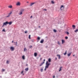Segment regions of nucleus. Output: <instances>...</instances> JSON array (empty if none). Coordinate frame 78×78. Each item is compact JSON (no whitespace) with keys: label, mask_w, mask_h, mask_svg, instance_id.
<instances>
[{"label":"nucleus","mask_w":78,"mask_h":78,"mask_svg":"<svg viewBox=\"0 0 78 78\" xmlns=\"http://www.w3.org/2000/svg\"><path fill=\"white\" fill-rule=\"evenodd\" d=\"M14 49V48L13 47H11L10 48V50H11V51H13Z\"/></svg>","instance_id":"nucleus-5"},{"label":"nucleus","mask_w":78,"mask_h":78,"mask_svg":"<svg viewBox=\"0 0 78 78\" xmlns=\"http://www.w3.org/2000/svg\"><path fill=\"white\" fill-rule=\"evenodd\" d=\"M62 44H63L64 43V41L63 40H62Z\"/></svg>","instance_id":"nucleus-19"},{"label":"nucleus","mask_w":78,"mask_h":78,"mask_svg":"<svg viewBox=\"0 0 78 78\" xmlns=\"http://www.w3.org/2000/svg\"><path fill=\"white\" fill-rule=\"evenodd\" d=\"M0 77L1 78H2V76H0Z\"/></svg>","instance_id":"nucleus-51"},{"label":"nucleus","mask_w":78,"mask_h":78,"mask_svg":"<svg viewBox=\"0 0 78 78\" xmlns=\"http://www.w3.org/2000/svg\"><path fill=\"white\" fill-rule=\"evenodd\" d=\"M51 3H52V4H54V2L53 1H52L51 2Z\"/></svg>","instance_id":"nucleus-36"},{"label":"nucleus","mask_w":78,"mask_h":78,"mask_svg":"<svg viewBox=\"0 0 78 78\" xmlns=\"http://www.w3.org/2000/svg\"><path fill=\"white\" fill-rule=\"evenodd\" d=\"M78 31V29H77L74 31V32H75L76 33V32H77V31Z\"/></svg>","instance_id":"nucleus-25"},{"label":"nucleus","mask_w":78,"mask_h":78,"mask_svg":"<svg viewBox=\"0 0 78 78\" xmlns=\"http://www.w3.org/2000/svg\"><path fill=\"white\" fill-rule=\"evenodd\" d=\"M66 34H67V35H69V33L68 32H66Z\"/></svg>","instance_id":"nucleus-29"},{"label":"nucleus","mask_w":78,"mask_h":78,"mask_svg":"<svg viewBox=\"0 0 78 78\" xmlns=\"http://www.w3.org/2000/svg\"><path fill=\"white\" fill-rule=\"evenodd\" d=\"M47 10L46 9H44L43 10V11H47Z\"/></svg>","instance_id":"nucleus-34"},{"label":"nucleus","mask_w":78,"mask_h":78,"mask_svg":"<svg viewBox=\"0 0 78 78\" xmlns=\"http://www.w3.org/2000/svg\"><path fill=\"white\" fill-rule=\"evenodd\" d=\"M29 47L30 48H32V46H30Z\"/></svg>","instance_id":"nucleus-40"},{"label":"nucleus","mask_w":78,"mask_h":78,"mask_svg":"<svg viewBox=\"0 0 78 78\" xmlns=\"http://www.w3.org/2000/svg\"><path fill=\"white\" fill-rule=\"evenodd\" d=\"M45 59H44V63H45Z\"/></svg>","instance_id":"nucleus-42"},{"label":"nucleus","mask_w":78,"mask_h":78,"mask_svg":"<svg viewBox=\"0 0 78 78\" xmlns=\"http://www.w3.org/2000/svg\"><path fill=\"white\" fill-rule=\"evenodd\" d=\"M24 71L23 70L21 72V73L23 75H25V74L23 73Z\"/></svg>","instance_id":"nucleus-16"},{"label":"nucleus","mask_w":78,"mask_h":78,"mask_svg":"<svg viewBox=\"0 0 78 78\" xmlns=\"http://www.w3.org/2000/svg\"><path fill=\"white\" fill-rule=\"evenodd\" d=\"M64 8V6L63 5H61L60 7V10L61 11H62V9Z\"/></svg>","instance_id":"nucleus-4"},{"label":"nucleus","mask_w":78,"mask_h":78,"mask_svg":"<svg viewBox=\"0 0 78 78\" xmlns=\"http://www.w3.org/2000/svg\"><path fill=\"white\" fill-rule=\"evenodd\" d=\"M50 65V63H48V61H47L46 63V68H48L49 66Z\"/></svg>","instance_id":"nucleus-1"},{"label":"nucleus","mask_w":78,"mask_h":78,"mask_svg":"<svg viewBox=\"0 0 78 78\" xmlns=\"http://www.w3.org/2000/svg\"><path fill=\"white\" fill-rule=\"evenodd\" d=\"M55 60H57V58H55Z\"/></svg>","instance_id":"nucleus-48"},{"label":"nucleus","mask_w":78,"mask_h":78,"mask_svg":"<svg viewBox=\"0 0 78 78\" xmlns=\"http://www.w3.org/2000/svg\"><path fill=\"white\" fill-rule=\"evenodd\" d=\"M2 72H5V70L4 69H3L2 70Z\"/></svg>","instance_id":"nucleus-39"},{"label":"nucleus","mask_w":78,"mask_h":78,"mask_svg":"<svg viewBox=\"0 0 78 78\" xmlns=\"http://www.w3.org/2000/svg\"><path fill=\"white\" fill-rule=\"evenodd\" d=\"M7 24H8V21H6L4 23L3 25L2 26V27H4V25H6Z\"/></svg>","instance_id":"nucleus-3"},{"label":"nucleus","mask_w":78,"mask_h":78,"mask_svg":"<svg viewBox=\"0 0 78 78\" xmlns=\"http://www.w3.org/2000/svg\"><path fill=\"white\" fill-rule=\"evenodd\" d=\"M40 39H41V38H40V37H37V40H38V41H39Z\"/></svg>","instance_id":"nucleus-18"},{"label":"nucleus","mask_w":78,"mask_h":78,"mask_svg":"<svg viewBox=\"0 0 78 78\" xmlns=\"http://www.w3.org/2000/svg\"><path fill=\"white\" fill-rule=\"evenodd\" d=\"M43 64H44V62H42L41 63L40 65L39 66H42L43 65Z\"/></svg>","instance_id":"nucleus-12"},{"label":"nucleus","mask_w":78,"mask_h":78,"mask_svg":"<svg viewBox=\"0 0 78 78\" xmlns=\"http://www.w3.org/2000/svg\"><path fill=\"white\" fill-rule=\"evenodd\" d=\"M27 49H26V48H24V51H27Z\"/></svg>","instance_id":"nucleus-24"},{"label":"nucleus","mask_w":78,"mask_h":78,"mask_svg":"<svg viewBox=\"0 0 78 78\" xmlns=\"http://www.w3.org/2000/svg\"><path fill=\"white\" fill-rule=\"evenodd\" d=\"M16 5H17V6H20V2H18L16 4Z\"/></svg>","instance_id":"nucleus-6"},{"label":"nucleus","mask_w":78,"mask_h":78,"mask_svg":"<svg viewBox=\"0 0 78 78\" xmlns=\"http://www.w3.org/2000/svg\"><path fill=\"white\" fill-rule=\"evenodd\" d=\"M53 31L55 33H56V32L57 31L56 30H54Z\"/></svg>","instance_id":"nucleus-31"},{"label":"nucleus","mask_w":78,"mask_h":78,"mask_svg":"<svg viewBox=\"0 0 78 78\" xmlns=\"http://www.w3.org/2000/svg\"><path fill=\"white\" fill-rule=\"evenodd\" d=\"M25 11V9H21L20 11V12H22L23 13V12H24Z\"/></svg>","instance_id":"nucleus-10"},{"label":"nucleus","mask_w":78,"mask_h":78,"mask_svg":"<svg viewBox=\"0 0 78 78\" xmlns=\"http://www.w3.org/2000/svg\"><path fill=\"white\" fill-rule=\"evenodd\" d=\"M46 69H48V68H46V66L45 67V69H44V70L45 71L46 70Z\"/></svg>","instance_id":"nucleus-38"},{"label":"nucleus","mask_w":78,"mask_h":78,"mask_svg":"<svg viewBox=\"0 0 78 78\" xmlns=\"http://www.w3.org/2000/svg\"><path fill=\"white\" fill-rule=\"evenodd\" d=\"M71 53H69L68 54V56H70V55H71Z\"/></svg>","instance_id":"nucleus-27"},{"label":"nucleus","mask_w":78,"mask_h":78,"mask_svg":"<svg viewBox=\"0 0 78 78\" xmlns=\"http://www.w3.org/2000/svg\"><path fill=\"white\" fill-rule=\"evenodd\" d=\"M2 31H5V29H4L2 30Z\"/></svg>","instance_id":"nucleus-41"},{"label":"nucleus","mask_w":78,"mask_h":78,"mask_svg":"<svg viewBox=\"0 0 78 78\" xmlns=\"http://www.w3.org/2000/svg\"><path fill=\"white\" fill-rule=\"evenodd\" d=\"M39 28H41V27L40 26H39Z\"/></svg>","instance_id":"nucleus-50"},{"label":"nucleus","mask_w":78,"mask_h":78,"mask_svg":"<svg viewBox=\"0 0 78 78\" xmlns=\"http://www.w3.org/2000/svg\"><path fill=\"white\" fill-rule=\"evenodd\" d=\"M65 38L66 39H68V37H67V36L66 37H65Z\"/></svg>","instance_id":"nucleus-35"},{"label":"nucleus","mask_w":78,"mask_h":78,"mask_svg":"<svg viewBox=\"0 0 78 78\" xmlns=\"http://www.w3.org/2000/svg\"><path fill=\"white\" fill-rule=\"evenodd\" d=\"M66 54H67V51H66V52L64 53V55H66Z\"/></svg>","instance_id":"nucleus-21"},{"label":"nucleus","mask_w":78,"mask_h":78,"mask_svg":"<svg viewBox=\"0 0 78 78\" xmlns=\"http://www.w3.org/2000/svg\"><path fill=\"white\" fill-rule=\"evenodd\" d=\"M42 58H41L40 59V61H41L42 60Z\"/></svg>","instance_id":"nucleus-45"},{"label":"nucleus","mask_w":78,"mask_h":78,"mask_svg":"<svg viewBox=\"0 0 78 78\" xmlns=\"http://www.w3.org/2000/svg\"><path fill=\"white\" fill-rule=\"evenodd\" d=\"M22 58L23 59H25V56L23 55L22 57Z\"/></svg>","instance_id":"nucleus-20"},{"label":"nucleus","mask_w":78,"mask_h":78,"mask_svg":"<svg viewBox=\"0 0 78 78\" xmlns=\"http://www.w3.org/2000/svg\"><path fill=\"white\" fill-rule=\"evenodd\" d=\"M12 22H8V24H9V25H11V24H12Z\"/></svg>","instance_id":"nucleus-15"},{"label":"nucleus","mask_w":78,"mask_h":78,"mask_svg":"<svg viewBox=\"0 0 78 78\" xmlns=\"http://www.w3.org/2000/svg\"><path fill=\"white\" fill-rule=\"evenodd\" d=\"M33 17V16H31L30 17V18H32Z\"/></svg>","instance_id":"nucleus-44"},{"label":"nucleus","mask_w":78,"mask_h":78,"mask_svg":"<svg viewBox=\"0 0 78 78\" xmlns=\"http://www.w3.org/2000/svg\"><path fill=\"white\" fill-rule=\"evenodd\" d=\"M12 11L11 12H10V13H9L8 14V16H6V17H10V16H11V14H12Z\"/></svg>","instance_id":"nucleus-2"},{"label":"nucleus","mask_w":78,"mask_h":78,"mask_svg":"<svg viewBox=\"0 0 78 78\" xmlns=\"http://www.w3.org/2000/svg\"><path fill=\"white\" fill-rule=\"evenodd\" d=\"M57 43L58 44V45H60V44H61L60 43V42L59 41H57Z\"/></svg>","instance_id":"nucleus-23"},{"label":"nucleus","mask_w":78,"mask_h":78,"mask_svg":"<svg viewBox=\"0 0 78 78\" xmlns=\"http://www.w3.org/2000/svg\"><path fill=\"white\" fill-rule=\"evenodd\" d=\"M29 38L31 39V35H30L29 36Z\"/></svg>","instance_id":"nucleus-32"},{"label":"nucleus","mask_w":78,"mask_h":78,"mask_svg":"<svg viewBox=\"0 0 78 78\" xmlns=\"http://www.w3.org/2000/svg\"><path fill=\"white\" fill-rule=\"evenodd\" d=\"M57 56H58L59 59H61V56H60V55H57Z\"/></svg>","instance_id":"nucleus-9"},{"label":"nucleus","mask_w":78,"mask_h":78,"mask_svg":"<svg viewBox=\"0 0 78 78\" xmlns=\"http://www.w3.org/2000/svg\"><path fill=\"white\" fill-rule=\"evenodd\" d=\"M43 69L42 68L41 70V72H43Z\"/></svg>","instance_id":"nucleus-33"},{"label":"nucleus","mask_w":78,"mask_h":78,"mask_svg":"<svg viewBox=\"0 0 78 78\" xmlns=\"http://www.w3.org/2000/svg\"><path fill=\"white\" fill-rule=\"evenodd\" d=\"M6 63L7 64H9V61H8V60H7V61L6 62Z\"/></svg>","instance_id":"nucleus-37"},{"label":"nucleus","mask_w":78,"mask_h":78,"mask_svg":"<svg viewBox=\"0 0 78 78\" xmlns=\"http://www.w3.org/2000/svg\"><path fill=\"white\" fill-rule=\"evenodd\" d=\"M27 31H26L25 32V34H27Z\"/></svg>","instance_id":"nucleus-43"},{"label":"nucleus","mask_w":78,"mask_h":78,"mask_svg":"<svg viewBox=\"0 0 78 78\" xmlns=\"http://www.w3.org/2000/svg\"><path fill=\"white\" fill-rule=\"evenodd\" d=\"M37 53H35L34 54V56L35 57L37 56Z\"/></svg>","instance_id":"nucleus-13"},{"label":"nucleus","mask_w":78,"mask_h":78,"mask_svg":"<svg viewBox=\"0 0 78 78\" xmlns=\"http://www.w3.org/2000/svg\"><path fill=\"white\" fill-rule=\"evenodd\" d=\"M61 69H62V67H60V69L59 70V72H60V71H61Z\"/></svg>","instance_id":"nucleus-30"},{"label":"nucleus","mask_w":78,"mask_h":78,"mask_svg":"<svg viewBox=\"0 0 78 78\" xmlns=\"http://www.w3.org/2000/svg\"><path fill=\"white\" fill-rule=\"evenodd\" d=\"M27 3H28V2H27Z\"/></svg>","instance_id":"nucleus-53"},{"label":"nucleus","mask_w":78,"mask_h":78,"mask_svg":"<svg viewBox=\"0 0 78 78\" xmlns=\"http://www.w3.org/2000/svg\"><path fill=\"white\" fill-rule=\"evenodd\" d=\"M75 56V55H73V56Z\"/></svg>","instance_id":"nucleus-52"},{"label":"nucleus","mask_w":78,"mask_h":78,"mask_svg":"<svg viewBox=\"0 0 78 78\" xmlns=\"http://www.w3.org/2000/svg\"><path fill=\"white\" fill-rule=\"evenodd\" d=\"M55 76H53V78H55Z\"/></svg>","instance_id":"nucleus-47"},{"label":"nucleus","mask_w":78,"mask_h":78,"mask_svg":"<svg viewBox=\"0 0 78 78\" xmlns=\"http://www.w3.org/2000/svg\"><path fill=\"white\" fill-rule=\"evenodd\" d=\"M12 43H13V42H14V41H12Z\"/></svg>","instance_id":"nucleus-46"},{"label":"nucleus","mask_w":78,"mask_h":78,"mask_svg":"<svg viewBox=\"0 0 78 78\" xmlns=\"http://www.w3.org/2000/svg\"><path fill=\"white\" fill-rule=\"evenodd\" d=\"M35 3L34 2L31 3L30 4V6H32V5H34V4Z\"/></svg>","instance_id":"nucleus-11"},{"label":"nucleus","mask_w":78,"mask_h":78,"mask_svg":"<svg viewBox=\"0 0 78 78\" xmlns=\"http://www.w3.org/2000/svg\"><path fill=\"white\" fill-rule=\"evenodd\" d=\"M22 14H23V13L20 11L19 13V15L20 16V15H22Z\"/></svg>","instance_id":"nucleus-14"},{"label":"nucleus","mask_w":78,"mask_h":78,"mask_svg":"<svg viewBox=\"0 0 78 78\" xmlns=\"http://www.w3.org/2000/svg\"><path fill=\"white\" fill-rule=\"evenodd\" d=\"M12 5H10L9 6V8H12Z\"/></svg>","instance_id":"nucleus-22"},{"label":"nucleus","mask_w":78,"mask_h":78,"mask_svg":"<svg viewBox=\"0 0 78 78\" xmlns=\"http://www.w3.org/2000/svg\"><path fill=\"white\" fill-rule=\"evenodd\" d=\"M44 42V40L43 39H42L41 41H40V43L41 44L43 43Z\"/></svg>","instance_id":"nucleus-7"},{"label":"nucleus","mask_w":78,"mask_h":78,"mask_svg":"<svg viewBox=\"0 0 78 78\" xmlns=\"http://www.w3.org/2000/svg\"><path fill=\"white\" fill-rule=\"evenodd\" d=\"M28 70H29V69H28V68H27L25 69V71H26V72H28Z\"/></svg>","instance_id":"nucleus-8"},{"label":"nucleus","mask_w":78,"mask_h":78,"mask_svg":"<svg viewBox=\"0 0 78 78\" xmlns=\"http://www.w3.org/2000/svg\"><path fill=\"white\" fill-rule=\"evenodd\" d=\"M26 66H28V64H27L26 65Z\"/></svg>","instance_id":"nucleus-49"},{"label":"nucleus","mask_w":78,"mask_h":78,"mask_svg":"<svg viewBox=\"0 0 78 78\" xmlns=\"http://www.w3.org/2000/svg\"><path fill=\"white\" fill-rule=\"evenodd\" d=\"M14 43H15V44H14L15 45H17V42H14Z\"/></svg>","instance_id":"nucleus-26"},{"label":"nucleus","mask_w":78,"mask_h":78,"mask_svg":"<svg viewBox=\"0 0 78 78\" xmlns=\"http://www.w3.org/2000/svg\"><path fill=\"white\" fill-rule=\"evenodd\" d=\"M51 58H49L48 59V62H51Z\"/></svg>","instance_id":"nucleus-17"},{"label":"nucleus","mask_w":78,"mask_h":78,"mask_svg":"<svg viewBox=\"0 0 78 78\" xmlns=\"http://www.w3.org/2000/svg\"><path fill=\"white\" fill-rule=\"evenodd\" d=\"M76 27L75 26V25H73L72 27L73 28H75Z\"/></svg>","instance_id":"nucleus-28"}]
</instances>
